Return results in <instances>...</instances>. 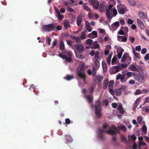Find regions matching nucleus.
<instances>
[{"label": "nucleus", "instance_id": "1", "mask_svg": "<svg viewBox=\"0 0 149 149\" xmlns=\"http://www.w3.org/2000/svg\"><path fill=\"white\" fill-rule=\"evenodd\" d=\"M58 56L62 58L65 59L67 62L71 63L72 61V54L71 52H68L67 55H63L61 53L58 55Z\"/></svg>", "mask_w": 149, "mask_h": 149}, {"label": "nucleus", "instance_id": "2", "mask_svg": "<svg viewBox=\"0 0 149 149\" xmlns=\"http://www.w3.org/2000/svg\"><path fill=\"white\" fill-rule=\"evenodd\" d=\"M55 27L54 24L52 23L47 25H44L42 28V29L45 31L49 32L54 30Z\"/></svg>", "mask_w": 149, "mask_h": 149}, {"label": "nucleus", "instance_id": "3", "mask_svg": "<svg viewBox=\"0 0 149 149\" xmlns=\"http://www.w3.org/2000/svg\"><path fill=\"white\" fill-rule=\"evenodd\" d=\"M95 112L97 117H99L101 115V108L100 106V101L98 100L96 102L95 106Z\"/></svg>", "mask_w": 149, "mask_h": 149}, {"label": "nucleus", "instance_id": "4", "mask_svg": "<svg viewBox=\"0 0 149 149\" xmlns=\"http://www.w3.org/2000/svg\"><path fill=\"white\" fill-rule=\"evenodd\" d=\"M85 67V65L84 63L81 64L78 67L77 71V75H79V74H86L84 72V69Z\"/></svg>", "mask_w": 149, "mask_h": 149}, {"label": "nucleus", "instance_id": "5", "mask_svg": "<svg viewBox=\"0 0 149 149\" xmlns=\"http://www.w3.org/2000/svg\"><path fill=\"white\" fill-rule=\"evenodd\" d=\"M89 2V4L93 6L94 9H98L99 2L97 0H90Z\"/></svg>", "mask_w": 149, "mask_h": 149}, {"label": "nucleus", "instance_id": "6", "mask_svg": "<svg viewBox=\"0 0 149 149\" xmlns=\"http://www.w3.org/2000/svg\"><path fill=\"white\" fill-rule=\"evenodd\" d=\"M113 5L112 4H110L108 6V8H106V15L109 19L111 20L113 17L110 15V10L111 9Z\"/></svg>", "mask_w": 149, "mask_h": 149}, {"label": "nucleus", "instance_id": "7", "mask_svg": "<svg viewBox=\"0 0 149 149\" xmlns=\"http://www.w3.org/2000/svg\"><path fill=\"white\" fill-rule=\"evenodd\" d=\"M74 46L77 50L79 52H82L84 50V48L82 45L75 44Z\"/></svg>", "mask_w": 149, "mask_h": 149}, {"label": "nucleus", "instance_id": "8", "mask_svg": "<svg viewBox=\"0 0 149 149\" xmlns=\"http://www.w3.org/2000/svg\"><path fill=\"white\" fill-rule=\"evenodd\" d=\"M139 16L143 21H144L148 18V16L146 14H144L143 12L139 11Z\"/></svg>", "mask_w": 149, "mask_h": 149}, {"label": "nucleus", "instance_id": "9", "mask_svg": "<svg viewBox=\"0 0 149 149\" xmlns=\"http://www.w3.org/2000/svg\"><path fill=\"white\" fill-rule=\"evenodd\" d=\"M98 133L97 135L99 139L101 140H103L104 139V136L103 134V133L105 131L103 130V129L99 128L98 129Z\"/></svg>", "mask_w": 149, "mask_h": 149}, {"label": "nucleus", "instance_id": "10", "mask_svg": "<svg viewBox=\"0 0 149 149\" xmlns=\"http://www.w3.org/2000/svg\"><path fill=\"white\" fill-rule=\"evenodd\" d=\"M130 69L132 71L137 72H139V69L140 71H141L142 70V69L141 67H139L138 68H137L136 67L133 65H131Z\"/></svg>", "mask_w": 149, "mask_h": 149}, {"label": "nucleus", "instance_id": "11", "mask_svg": "<svg viewBox=\"0 0 149 149\" xmlns=\"http://www.w3.org/2000/svg\"><path fill=\"white\" fill-rule=\"evenodd\" d=\"M65 139L66 141V143H70L72 141V138L69 135H65Z\"/></svg>", "mask_w": 149, "mask_h": 149}, {"label": "nucleus", "instance_id": "12", "mask_svg": "<svg viewBox=\"0 0 149 149\" xmlns=\"http://www.w3.org/2000/svg\"><path fill=\"white\" fill-rule=\"evenodd\" d=\"M120 24L118 21L114 22L111 25V27L113 30H115L119 26Z\"/></svg>", "mask_w": 149, "mask_h": 149}, {"label": "nucleus", "instance_id": "13", "mask_svg": "<svg viewBox=\"0 0 149 149\" xmlns=\"http://www.w3.org/2000/svg\"><path fill=\"white\" fill-rule=\"evenodd\" d=\"M83 19V17L81 15H79L77 18V24L78 26L80 25L82 22Z\"/></svg>", "mask_w": 149, "mask_h": 149}, {"label": "nucleus", "instance_id": "14", "mask_svg": "<svg viewBox=\"0 0 149 149\" xmlns=\"http://www.w3.org/2000/svg\"><path fill=\"white\" fill-rule=\"evenodd\" d=\"M70 37L73 39L75 40L77 43H81V41L80 38L79 37L76 36L74 35H71Z\"/></svg>", "mask_w": 149, "mask_h": 149}, {"label": "nucleus", "instance_id": "15", "mask_svg": "<svg viewBox=\"0 0 149 149\" xmlns=\"http://www.w3.org/2000/svg\"><path fill=\"white\" fill-rule=\"evenodd\" d=\"M137 22L140 28L141 29H143L144 28L145 26L143 23L141 21V20L139 19H137Z\"/></svg>", "mask_w": 149, "mask_h": 149}, {"label": "nucleus", "instance_id": "16", "mask_svg": "<svg viewBox=\"0 0 149 149\" xmlns=\"http://www.w3.org/2000/svg\"><path fill=\"white\" fill-rule=\"evenodd\" d=\"M63 24L65 29H67L69 27H70V24L69 21L67 20H64L63 22Z\"/></svg>", "mask_w": 149, "mask_h": 149}, {"label": "nucleus", "instance_id": "17", "mask_svg": "<svg viewBox=\"0 0 149 149\" xmlns=\"http://www.w3.org/2000/svg\"><path fill=\"white\" fill-rule=\"evenodd\" d=\"M105 132L109 134H111L112 135H117V131L112 130L111 129H110L106 131H105Z\"/></svg>", "mask_w": 149, "mask_h": 149}, {"label": "nucleus", "instance_id": "18", "mask_svg": "<svg viewBox=\"0 0 149 149\" xmlns=\"http://www.w3.org/2000/svg\"><path fill=\"white\" fill-rule=\"evenodd\" d=\"M86 98L88 100L89 103H91L93 102V97L92 95H88L86 96Z\"/></svg>", "mask_w": 149, "mask_h": 149}, {"label": "nucleus", "instance_id": "19", "mask_svg": "<svg viewBox=\"0 0 149 149\" xmlns=\"http://www.w3.org/2000/svg\"><path fill=\"white\" fill-rule=\"evenodd\" d=\"M128 78L126 77V76L125 74H122L120 79V81L122 83L125 82Z\"/></svg>", "mask_w": 149, "mask_h": 149}, {"label": "nucleus", "instance_id": "20", "mask_svg": "<svg viewBox=\"0 0 149 149\" xmlns=\"http://www.w3.org/2000/svg\"><path fill=\"white\" fill-rule=\"evenodd\" d=\"M77 76L80 78L83 79L84 83H85L86 82V74H79V75H78Z\"/></svg>", "mask_w": 149, "mask_h": 149}, {"label": "nucleus", "instance_id": "21", "mask_svg": "<svg viewBox=\"0 0 149 149\" xmlns=\"http://www.w3.org/2000/svg\"><path fill=\"white\" fill-rule=\"evenodd\" d=\"M129 4L132 6H135L136 4L135 0H128Z\"/></svg>", "mask_w": 149, "mask_h": 149}, {"label": "nucleus", "instance_id": "22", "mask_svg": "<svg viewBox=\"0 0 149 149\" xmlns=\"http://www.w3.org/2000/svg\"><path fill=\"white\" fill-rule=\"evenodd\" d=\"M115 94L117 96L120 95L122 93V91L120 88L116 89L115 90Z\"/></svg>", "mask_w": 149, "mask_h": 149}, {"label": "nucleus", "instance_id": "23", "mask_svg": "<svg viewBox=\"0 0 149 149\" xmlns=\"http://www.w3.org/2000/svg\"><path fill=\"white\" fill-rule=\"evenodd\" d=\"M118 10L119 14H123L125 13V9L124 8H118Z\"/></svg>", "mask_w": 149, "mask_h": 149}, {"label": "nucleus", "instance_id": "24", "mask_svg": "<svg viewBox=\"0 0 149 149\" xmlns=\"http://www.w3.org/2000/svg\"><path fill=\"white\" fill-rule=\"evenodd\" d=\"M140 101V98H138L135 101L134 105L133 107L134 108L136 109Z\"/></svg>", "mask_w": 149, "mask_h": 149}, {"label": "nucleus", "instance_id": "25", "mask_svg": "<svg viewBox=\"0 0 149 149\" xmlns=\"http://www.w3.org/2000/svg\"><path fill=\"white\" fill-rule=\"evenodd\" d=\"M113 54L111 53L108 56V57L107 60V62L108 65H110L111 63V59Z\"/></svg>", "mask_w": 149, "mask_h": 149}, {"label": "nucleus", "instance_id": "26", "mask_svg": "<svg viewBox=\"0 0 149 149\" xmlns=\"http://www.w3.org/2000/svg\"><path fill=\"white\" fill-rule=\"evenodd\" d=\"M83 8L84 9L88 11L89 12H91V10L88 6H86V3H84L83 4Z\"/></svg>", "mask_w": 149, "mask_h": 149}, {"label": "nucleus", "instance_id": "27", "mask_svg": "<svg viewBox=\"0 0 149 149\" xmlns=\"http://www.w3.org/2000/svg\"><path fill=\"white\" fill-rule=\"evenodd\" d=\"M74 78V77L73 75H67L64 78L68 81H70L73 79Z\"/></svg>", "mask_w": 149, "mask_h": 149}, {"label": "nucleus", "instance_id": "28", "mask_svg": "<svg viewBox=\"0 0 149 149\" xmlns=\"http://www.w3.org/2000/svg\"><path fill=\"white\" fill-rule=\"evenodd\" d=\"M136 77L137 78L138 81L140 82L141 81L144 79V77L140 74L137 75Z\"/></svg>", "mask_w": 149, "mask_h": 149}, {"label": "nucleus", "instance_id": "29", "mask_svg": "<svg viewBox=\"0 0 149 149\" xmlns=\"http://www.w3.org/2000/svg\"><path fill=\"white\" fill-rule=\"evenodd\" d=\"M108 83H109V79H106L104 81V89H105L108 87Z\"/></svg>", "mask_w": 149, "mask_h": 149}, {"label": "nucleus", "instance_id": "30", "mask_svg": "<svg viewBox=\"0 0 149 149\" xmlns=\"http://www.w3.org/2000/svg\"><path fill=\"white\" fill-rule=\"evenodd\" d=\"M56 13L57 14V17L59 20H62L63 17V15H61L60 12H59L58 10V11H56Z\"/></svg>", "mask_w": 149, "mask_h": 149}, {"label": "nucleus", "instance_id": "31", "mask_svg": "<svg viewBox=\"0 0 149 149\" xmlns=\"http://www.w3.org/2000/svg\"><path fill=\"white\" fill-rule=\"evenodd\" d=\"M65 48L64 45L62 41H61L60 42V49L63 51L64 49Z\"/></svg>", "mask_w": 149, "mask_h": 149}, {"label": "nucleus", "instance_id": "32", "mask_svg": "<svg viewBox=\"0 0 149 149\" xmlns=\"http://www.w3.org/2000/svg\"><path fill=\"white\" fill-rule=\"evenodd\" d=\"M120 52L118 53L117 56L118 58L120 59L122 56L123 52H124V49L122 48L120 49Z\"/></svg>", "mask_w": 149, "mask_h": 149}, {"label": "nucleus", "instance_id": "33", "mask_svg": "<svg viewBox=\"0 0 149 149\" xmlns=\"http://www.w3.org/2000/svg\"><path fill=\"white\" fill-rule=\"evenodd\" d=\"M128 55V54L126 53L124 54L121 59V61L123 62H124L126 61V59H127Z\"/></svg>", "mask_w": 149, "mask_h": 149}, {"label": "nucleus", "instance_id": "34", "mask_svg": "<svg viewBox=\"0 0 149 149\" xmlns=\"http://www.w3.org/2000/svg\"><path fill=\"white\" fill-rule=\"evenodd\" d=\"M142 109L143 111L148 113L149 112V106L147 105L144 106L143 107Z\"/></svg>", "mask_w": 149, "mask_h": 149}, {"label": "nucleus", "instance_id": "35", "mask_svg": "<svg viewBox=\"0 0 149 149\" xmlns=\"http://www.w3.org/2000/svg\"><path fill=\"white\" fill-rule=\"evenodd\" d=\"M87 32L86 30L83 31L81 33L80 38L84 40L85 38L86 33Z\"/></svg>", "mask_w": 149, "mask_h": 149}, {"label": "nucleus", "instance_id": "36", "mask_svg": "<svg viewBox=\"0 0 149 149\" xmlns=\"http://www.w3.org/2000/svg\"><path fill=\"white\" fill-rule=\"evenodd\" d=\"M103 77L98 75L97 76V79L98 82H101L102 81L103 79Z\"/></svg>", "mask_w": 149, "mask_h": 149}, {"label": "nucleus", "instance_id": "37", "mask_svg": "<svg viewBox=\"0 0 149 149\" xmlns=\"http://www.w3.org/2000/svg\"><path fill=\"white\" fill-rule=\"evenodd\" d=\"M121 29L123 30L124 32H125V33L126 34L129 31L128 29L127 26H125L124 27L122 26L121 27Z\"/></svg>", "mask_w": 149, "mask_h": 149}, {"label": "nucleus", "instance_id": "38", "mask_svg": "<svg viewBox=\"0 0 149 149\" xmlns=\"http://www.w3.org/2000/svg\"><path fill=\"white\" fill-rule=\"evenodd\" d=\"M115 69V71L116 72V73L119 72L120 70L121 69V67L120 66L117 65L116 66H113Z\"/></svg>", "mask_w": 149, "mask_h": 149}, {"label": "nucleus", "instance_id": "39", "mask_svg": "<svg viewBox=\"0 0 149 149\" xmlns=\"http://www.w3.org/2000/svg\"><path fill=\"white\" fill-rule=\"evenodd\" d=\"M110 72L111 74H115L116 73L115 71V68L113 67V66L110 69Z\"/></svg>", "mask_w": 149, "mask_h": 149}, {"label": "nucleus", "instance_id": "40", "mask_svg": "<svg viewBox=\"0 0 149 149\" xmlns=\"http://www.w3.org/2000/svg\"><path fill=\"white\" fill-rule=\"evenodd\" d=\"M102 65L103 69L104 71L105 70H106L107 69V64L104 61H102Z\"/></svg>", "mask_w": 149, "mask_h": 149}, {"label": "nucleus", "instance_id": "41", "mask_svg": "<svg viewBox=\"0 0 149 149\" xmlns=\"http://www.w3.org/2000/svg\"><path fill=\"white\" fill-rule=\"evenodd\" d=\"M118 128L121 130L123 132H125L126 131V129L124 125H123L121 126L120 127L118 126Z\"/></svg>", "mask_w": 149, "mask_h": 149}, {"label": "nucleus", "instance_id": "42", "mask_svg": "<svg viewBox=\"0 0 149 149\" xmlns=\"http://www.w3.org/2000/svg\"><path fill=\"white\" fill-rule=\"evenodd\" d=\"M114 84V81L111 80L109 81V88H113Z\"/></svg>", "mask_w": 149, "mask_h": 149}, {"label": "nucleus", "instance_id": "43", "mask_svg": "<svg viewBox=\"0 0 149 149\" xmlns=\"http://www.w3.org/2000/svg\"><path fill=\"white\" fill-rule=\"evenodd\" d=\"M93 46L95 49L98 48L99 47V45L97 41H95L93 42Z\"/></svg>", "mask_w": 149, "mask_h": 149}, {"label": "nucleus", "instance_id": "44", "mask_svg": "<svg viewBox=\"0 0 149 149\" xmlns=\"http://www.w3.org/2000/svg\"><path fill=\"white\" fill-rule=\"evenodd\" d=\"M93 41L91 39H88L85 42V43L87 45H91L93 43Z\"/></svg>", "mask_w": 149, "mask_h": 149}, {"label": "nucleus", "instance_id": "45", "mask_svg": "<svg viewBox=\"0 0 149 149\" xmlns=\"http://www.w3.org/2000/svg\"><path fill=\"white\" fill-rule=\"evenodd\" d=\"M104 5L102 3H100L99 5V8L100 11H102L103 10V9L104 8Z\"/></svg>", "mask_w": 149, "mask_h": 149}, {"label": "nucleus", "instance_id": "46", "mask_svg": "<svg viewBox=\"0 0 149 149\" xmlns=\"http://www.w3.org/2000/svg\"><path fill=\"white\" fill-rule=\"evenodd\" d=\"M95 65L96 67L97 68H98L100 66V62L97 60V59H96L95 62Z\"/></svg>", "mask_w": 149, "mask_h": 149}, {"label": "nucleus", "instance_id": "47", "mask_svg": "<svg viewBox=\"0 0 149 149\" xmlns=\"http://www.w3.org/2000/svg\"><path fill=\"white\" fill-rule=\"evenodd\" d=\"M57 41L56 40H54L53 42V43L51 46V48L52 49H53L55 46L57 45Z\"/></svg>", "mask_w": 149, "mask_h": 149}, {"label": "nucleus", "instance_id": "48", "mask_svg": "<svg viewBox=\"0 0 149 149\" xmlns=\"http://www.w3.org/2000/svg\"><path fill=\"white\" fill-rule=\"evenodd\" d=\"M99 52L98 51H97L95 54V59H97L99 58Z\"/></svg>", "mask_w": 149, "mask_h": 149}, {"label": "nucleus", "instance_id": "49", "mask_svg": "<svg viewBox=\"0 0 149 149\" xmlns=\"http://www.w3.org/2000/svg\"><path fill=\"white\" fill-rule=\"evenodd\" d=\"M143 120L142 117L139 116L137 118V122L139 124H140Z\"/></svg>", "mask_w": 149, "mask_h": 149}, {"label": "nucleus", "instance_id": "50", "mask_svg": "<svg viewBox=\"0 0 149 149\" xmlns=\"http://www.w3.org/2000/svg\"><path fill=\"white\" fill-rule=\"evenodd\" d=\"M116 57H113L111 61V64L114 65L115 64V63L116 62Z\"/></svg>", "mask_w": 149, "mask_h": 149}, {"label": "nucleus", "instance_id": "51", "mask_svg": "<svg viewBox=\"0 0 149 149\" xmlns=\"http://www.w3.org/2000/svg\"><path fill=\"white\" fill-rule=\"evenodd\" d=\"M96 73V69L95 68H93L92 70V76H95Z\"/></svg>", "mask_w": 149, "mask_h": 149}, {"label": "nucleus", "instance_id": "52", "mask_svg": "<svg viewBox=\"0 0 149 149\" xmlns=\"http://www.w3.org/2000/svg\"><path fill=\"white\" fill-rule=\"evenodd\" d=\"M112 13L113 15V16L115 17L117 14V12L116 9H114L112 10Z\"/></svg>", "mask_w": 149, "mask_h": 149}, {"label": "nucleus", "instance_id": "53", "mask_svg": "<svg viewBox=\"0 0 149 149\" xmlns=\"http://www.w3.org/2000/svg\"><path fill=\"white\" fill-rule=\"evenodd\" d=\"M122 75L120 73L118 74L116 76V80H119L120 79V80Z\"/></svg>", "mask_w": 149, "mask_h": 149}, {"label": "nucleus", "instance_id": "54", "mask_svg": "<svg viewBox=\"0 0 149 149\" xmlns=\"http://www.w3.org/2000/svg\"><path fill=\"white\" fill-rule=\"evenodd\" d=\"M142 130L144 132L146 133V134L147 133V128L146 125H144L143 126L142 128Z\"/></svg>", "mask_w": 149, "mask_h": 149}, {"label": "nucleus", "instance_id": "55", "mask_svg": "<svg viewBox=\"0 0 149 149\" xmlns=\"http://www.w3.org/2000/svg\"><path fill=\"white\" fill-rule=\"evenodd\" d=\"M113 88H109V91L110 93L112 95H113L114 94L115 91H114L113 89Z\"/></svg>", "mask_w": 149, "mask_h": 149}, {"label": "nucleus", "instance_id": "56", "mask_svg": "<svg viewBox=\"0 0 149 149\" xmlns=\"http://www.w3.org/2000/svg\"><path fill=\"white\" fill-rule=\"evenodd\" d=\"M141 93V91L140 89H137L136 90L135 92V94L136 95H138L140 94Z\"/></svg>", "mask_w": 149, "mask_h": 149}, {"label": "nucleus", "instance_id": "57", "mask_svg": "<svg viewBox=\"0 0 149 149\" xmlns=\"http://www.w3.org/2000/svg\"><path fill=\"white\" fill-rule=\"evenodd\" d=\"M103 103L105 106H108L109 104V102L108 100H105L103 101Z\"/></svg>", "mask_w": 149, "mask_h": 149}, {"label": "nucleus", "instance_id": "58", "mask_svg": "<svg viewBox=\"0 0 149 149\" xmlns=\"http://www.w3.org/2000/svg\"><path fill=\"white\" fill-rule=\"evenodd\" d=\"M141 93H146L149 92V91H148V90L147 89H143L141 90Z\"/></svg>", "mask_w": 149, "mask_h": 149}, {"label": "nucleus", "instance_id": "59", "mask_svg": "<svg viewBox=\"0 0 149 149\" xmlns=\"http://www.w3.org/2000/svg\"><path fill=\"white\" fill-rule=\"evenodd\" d=\"M118 34L121 35H125L123 31V30L121 29V30H120L118 31Z\"/></svg>", "mask_w": 149, "mask_h": 149}, {"label": "nucleus", "instance_id": "60", "mask_svg": "<svg viewBox=\"0 0 149 149\" xmlns=\"http://www.w3.org/2000/svg\"><path fill=\"white\" fill-rule=\"evenodd\" d=\"M91 34L94 35L95 37H97L98 36L97 32L96 31H93Z\"/></svg>", "mask_w": 149, "mask_h": 149}, {"label": "nucleus", "instance_id": "61", "mask_svg": "<svg viewBox=\"0 0 149 149\" xmlns=\"http://www.w3.org/2000/svg\"><path fill=\"white\" fill-rule=\"evenodd\" d=\"M111 127L112 128L113 130L117 131L118 133V130L114 125H112Z\"/></svg>", "mask_w": 149, "mask_h": 149}, {"label": "nucleus", "instance_id": "62", "mask_svg": "<svg viewBox=\"0 0 149 149\" xmlns=\"http://www.w3.org/2000/svg\"><path fill=\"white\" fill-rule=\"evenodd\" d=\"M126 74L127 76V78H128L129 77L132 76V73L131 72H128L126 73Z\"/></svg>", "mask_w": 149, "mask_h": 149}, {"label": "nucleus", "instance_id": "63", "mask_svg": "<svg viewBox=\"0 0 149 149\" xmlns=\"http://www.w3.org/2000/svg\"><path fill=\"white\" fill-rule=\"evenodd\" d=\"M119 111V113L121 114H124L125 113V111L123 108L121 109H120L118 110Z\"/></svg>", "mask_w": 149, "mask_h": 149}, {"label": "nucleus", "instance_id": "64", "mask_svg": "<svg viewBox=\"0 0 149 149\" xmlns=\"http://www.w3.org/2000/svg\"><path fill=\"white\" fill-rule=\"evenodd\" d=\"M144 58L145 60H148L149 59V54H147L144 57Z\"/></svg>", "mask_w": 149, "mask_h": 149}]
</instances>
